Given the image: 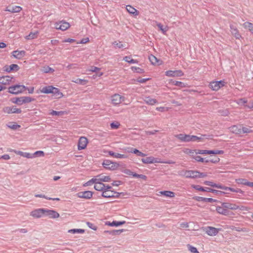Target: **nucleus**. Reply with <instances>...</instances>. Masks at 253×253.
Returning a JSON list of instances; mask_svg holds the SVG:
<instances>
[{
	"label": "nucleus",
	"instance_id": "nucleus-51",
	"mask_svg": "<svg viewBox=\"0 0 253 253\" xmlns=\"http://www.w3.org/2000/svg\"><path fill=\"white\" fill-rule=\"evenodd\" d=\"M113 45L115 47H118L119 48H123L125 46V44L120 41H115L113 42Z\"/></svg>",
	"mask_w": 253,
	"mask_h": 253
},
{
	"label": "nucleus",
	"instance_id": "nucleus-31",
	"mask_svg": "<svg viewBox=\"0 0 253 253\" xmlns=\"http://www.w3.org/2000/svg\"><path fill=\"white\" fill-rule=\"evenodd\" d=\"M108 154L110 156L116 159H126L127 158L126 155L115 153L112 151H108Z\"/></svg>",
	"mask_w": 253,
	"mask_h": 253
},
{
	"label": "nucleus",
	"instance_id": "nucleus-10",
	"mask_svg": "<svg viewBox=\"0 0 253 253\" xmlns=\"http://www.w3.org/2000/svg\"><path fill=\"white\" fill-rule=\"evenodd\" d=\"M203 230L209 236H216L221 230L220 229L216 228L211 226H208L205 227Z\"/></svg>",
	"mask_w": 253,
	"mask_h": 253
},
{
	"label": "nucleus",
	"instance_id": "nucleus-48",
	"mask_svg": "<svg viewBox=\"0 0 253 253\" xmlns=\"http://www.w3.org/2000/svg\"><path fill=\"white\" fill-rule=\"evenodd\" d=\"M96 182V178L95 177H93L92 178L87 181L86 182L83 184L84 187H86L88 186H91L93 184H95V183Z\"/></svg>",
	"mask_w": 253,
	"mask_h": 253
},
{
	"label": "nucleus",
	"instance_id": "nucleus-2",
	"mask_svg": "<svg viewBox=\"0 0 253 253\" xmlns=\"http://www.w3.org/2000/svg\"><path fill=\"white\" fill-rule=\"evenodd\" d=\"M103 167L110 170H115L118 169L120 167L119 163L113 162L110 160H105L102 164Z\"/></svg>",
	"mask_w": 253,
	"mask_h": 253
},
{
	"label": "nucleus",
	"instance_id": "nucleus-4",
	"mask_svg": "<svg viewBox=\"0 0 253 253\" xmlns=\"http://www.w3.org/2000/svg\"><path fill=\"white\" fill-rule=\"evenodd\" d=\"M102 196L105 198H117L120 196V193L112 190V187L109 186V188H106L102 192Z\"/></svg>",
	"mask_w": 253,
	"mask_h": 253
},
{
	"label": "nucleus",
	"instance_id": "nucleus-21",
	"mask_svg": "<svg viewBox=\"0 0 253 253\" xmlns=\"http://www.w3.org/2000/svg\"><path fill=\"white\" fill-rule=\"evenodd\" d=\"M93 195V193L90 191H85L79 192L77 194V196L80 198H84L86 199H89L91 198Z\"/></svg>",
	"mask_w": 253,
	"mask_h": 253
},
{
	"label": "nucleus",
	"instance_id": "nucleus-54",
	"mask_svg": "<svg viewBox=\"0 0 253 253\" xmlns=\"http://www.w3.org/2000/svg\"><path fill=\"white\" fill-rule=\"evenodd\" d=\"M49 114L52 116H62L64 115L65 112L64 111H56L52 110Z\"/></svg>",
	"mask_w": 253,
	"mask_h": 253
},
{
	"label": "nucleus",
	"instance_id": "nucleus-41",
	"mask_svg": "<svg viewBox=\"0 0 253 253\" xmlns=\"http://www.w3.org/2000/svg\"><path fill=\"white\" fill-rule=\"evenodd\" d=\"M125 223V221H114L112 222H107L106 224L110 226H118Z\"/></svg>",
	"mask_w": 253,
	"mask_h": 253
},
{
	"label": "nucleus",
	"instance_id": "nucleus-36",
	"mask_svg": "<svg viewBox=\"0 0 253 253\" xmlns=\"http://www.w3.org/2000/svg\"><path fill=\"white\" fill-rule=\"evenodd\" d=\"M231 32L236 39H240L242 38L241 34L239 33L238 30L236 28L230 27Z\"/></svg>",
	"mask_w": 253,
	"mask_h": 253
},
{
	"label": "nucleus",
	"instance_id": "nucleus-6",
	"mask_svg": "<svg viewBox=\"0 0 253 253\" xmlns=\"http://www.w3.org/2000/svg\"><path fill=\"white\" fill-rule=\"evenodd\" d=\"M88 143V139L85 136H81L78 142V150L80 151L86 149Z\"/></svg>",
	"mask_w": 253,
	"mask_h": 253
},
{
	"label": "nucleus",
	"instance_id": "nucleus-9",
	"mask_svg": "<svg viewBox=\"0 0 253 253\" xmlns=\"http://www.w3.org/2000/svg\"><path fill=\"white\" fill-rule=\"evenodd\" d=\"M226 208L225 203L222 202L221 203L220 205L216 207V211L220 214L226 216L229 215V211Z\"/></svg>",
	"mask_w": 253,
	"mask_h": 253
},
{
	"label": "nucleus",
	"instance_id": "nucleus-25",
	"mask_svg": "<svg viewBox=\"0 0 253 253\" xmlns=\"http://www.w3.org/2000/svg\"><path fill=\"white\" fill-rule=\"evenodd\" d=\"M141 161L145 164L161 163L160 161H157V159L153 157H147L145 158H143L141 159Z\"/></svg>",
	"mask_w": 253,
	"mask_h": 253
},
{
	"label": "nucleus",
	"instance_id": "nucleus-28",
	"mask_svg": "<svg viewBox=\"0 0 253 253\" xmlns=\"http://www.w3.org/2000/svg\"><path fill=\"white\" fill-rule=\"evenodd\" d=\"M22 9V8L19 6H7L5 11L10 12L11 13H18L20 12Z\"/></svg>",
	"mask_w": 253,
	"mask_h": 253
},
{
	"label": "nucleus",
	"instance_id": "nucleus-44",
	"mask_svg": "<svg viewBox=\"0 0 253 253\" xmlns=\"http://www.w3.org/2000/svg\"><path fill=\"white\" fill-rule=\"evenodd\" d=\"M41 71L44 73H53L54 72V70L53 68L48 66L43 67Z\"/></svg>",
	"mask_w": 253,
	"mask_h": 253
},
{
	"label": "nucleus",
	"instance_id": "nucleus-30",
	"mask_svg": "<svg viewBox=\"0 0 253 253\" xmlns=\"http://www.w3.org/2000/svg\"><path fill=\"white\" fill-rule=\"evenodd\" d=\"M54 89V86L52 85H48L42 87L40 89V92L45 94H50L52 92V90Z\"/></svg>",
	"mask_w": 253,
	"mask_h": 253
},
{
	"label": "nucleus",
	"instance_id": "nucleus-56",
	"mask_svg": "<svg viewBox=\"0 0 253 253\" xmlns=\"http://www.w3.org/2000/svg\"><path fill=\"white\" fill-rule=\"evenodd\" d=\"M157 25L164 34H166V32H167L169 29L168 27L164 28L163 26L161 23H158L157 24Z\"/></svg>",
	"mask_w": 253,
	"mask_h": 253
},
{
	"label": "nucleus",
	"instance_id": "nucleus-24",
	"mask_svg": "<svg viewBox=\"0 0 253 253\" xmlns=\"http://www.w3.org/2000/svg\"><path fill=\"white\" fill-rule=\"evenodd\" d=\"M100 68L96 66H91L90 68L87 70L88 72H97L96 75H93V78L95 79L97 76L100 77L103 75V73L102 72H99L100 70Z\"/></svg>",
	"mask_w": 253,
	"mask_h": 253
},
{
	"label": "nucleus",
	"instance_id": "nucleus-1",
	"mask_svg": "<svg viewBox=\"0 0 253 253\" xmlns=\"http://www.w3.org/2000/svg\"><path fill=\"white\" fill-rule=\"evenodd\" d=\"M125 100L126 98L125 96L117 93L113 94L110 97V103L113 106H120Z\"/></svg>",
	"mask_w": 253,
	"mask_h": 253
},
{
	"label": "nucleus",
	"instance_id": "nucleus-57",
	"mask_svg": "<svg viewBox=\"0 0 253 253\" xmlns=\"http://www.w3.org/2000/svg\"><path fill=\"white\" fill-rule=\"evenodd\" d=\"M131 69L133 72H136L138 73L141 74L144 72V70L139 67H131Z\"/></svg>",
	"mask_w": 253,
	"mask_h": 253
},
{
	"label": "nucleus",
	"instance_id": "nucleus-42",
	"mask_svg": "<svg viewBox=\"0 0 253 253\" xmlns=\"http://www.w3.org/2000/svg\"><path fill=\"white\" fill-rule=\"evenodd\" d=\"M68 232L72 234H83L85 232V230L83 229H73L69 230Z\"/></svg>",
	"mask_w": 253,
	"mask_h": 253
},
{
	"label": "nucleus",
	"instance_id": "nucleus-20",
	"mask_svg": "<svg viewBox=\"0 0 253 253\" xmlns=\"http://www.w3.org/2000/svg\"><path fill=\"white\" fill-rule=\"evenodd\" d=\"M12 56L17 59H22L26 55V52L24 50H16L11 52Z\"/></svg>",
	"mask_w": 253,
	"mask_h": 253
},
{
	"label": "nucleus",
	"instance_id": "nucleus-40",
	"mask_svg": "<svg viewBox=\"0 0 253 253\" xmlns=\"http://www.w3.org/2000/svg\"><path fill=\"white\" fill-rule=\"evenodd\" d=\"M245 29H248L252 34H253V24L249 22H246L243 24Z\"/></svg>",
	"mask_w": 253,
	"mask_h": 253
},
{
	"label": "nucleus",
	"instance_id": "nucleus-60",
	"mask_svg": "<svg viewBox=\"0 0 253 253\" xmlns=\"http://www.w3.org/2000/svg\"><path fill=\"white\" fill-rule=\"evenodd\" d=\"M8 126L9 128L13 129H16L20 127V126L17 125L16 123H14V124L10 123Z\"/></svg>",
	"mask_w": 253,
	"mask_h": 253
},
{
	"label": "nucleus",
	"instance_id": "nucleus-12",
	"mask_svg": "<svg viewBox=\"0 0 253 253\" xmlns=\"http://www.w3.org/2000/svg\"><path fill=\"white\" fill-rule=\"evenodd\" d=\"M165 75L169 77H178L184 75L183 72L181 70H169L165 72Z\"/></svg>",
	"mask_w": 253,
	"mask_h": 253
},
{
	"label": "nucleus",
	"instance_id": "nucleus-32",
	"mask_svg": "<svg viewBox=\"0 0 253 253\" xmlns=\"http://www.w3.org/2000/svg\"><path fill=\"white\" fill-rule=\"evenodd\" d=\"M13 79V77L10 76H4L1 77V84L3 85L9 84Z\"/></svg>",
	"mask_w": 253,
	"mask_h": 253
},
{
	"label": "nucleus",
	"instance_id": "nucleus-29",
	"mask_svg": "<svg viewBox=\"0 0 253 253\" xmlns=\"http://www.w3.org/2000/svg\"><path fill=\"white\" fill-rule=\"evenodd\" d=\"M51 94H52L53 96L56 99H60L64 96L63 93L60 91V89L55 87H54Z\"/></svg>",
	"mask_w": 253,
	"mask_h": 253
},
{
	"label": "nucleus",
	"instance_id": "nucleus-39",
	"mask_svg": "<svg viewBox=\"0 0 253 253\" xmlns=\"http://www.w3.org/2000/svg\"><path fill=\"white\" fill-rule=\"evenodd\" d=\"M144 101L146 104L150 105H154L157 103L156 99L152 98L149 96L146 97L144 99Z\"/></svg>",
	"mask_w": 253,
	"mask_h": 253
},
{
	"label": "nucleus",
	"instance_id": "nucleus-58",
	"mask_svg": "<svg viewBox=\"0 0 253 253\" xmlns=\"http://www.w3.org/2000/svg\"><path fill=\"white\" fill-rule=\"evenodd\" d=\"M188 250L192 253H199V251L196 248L193 247L192 246L188 244L187 245Z\"/></svg>",
	"mask_w": 253,
	"mask_h": 253
},
{
	"label": "nucleus",
	"instance_id": "nucleus-63",
	"mask_svg": "<svg viewBox=\"0 0 253 253\" xmlns=\"http://www.w3.org/2000/svg\"><path fill=\"white\" fill-rule=\"evenodd\" d=\"M229 191H230L233 192L239 193L240 194H243L244 193L243 191H242L241 189L239 188L234 189L230 187V189H229Z\"/></svg>",
	"mask_w": 253,
	"mask_h": 253
},
{
	"label": "nucleus",
	"instance_id": "nucleus-26",
	"mask_svg": "<svg viewBox=\"0 0 253 253\" xmlns=\"http://www.w3.org/2000/svg\"><path fill=\"white\" fill-rule=\"evenodd\" d=\"M229 131L236 134H241V126L234 125L228 128Z\"/></svg>",
	"mask_w": 253,
	"mask_h": 253
},
{
	"label": "nucleus",
	"instance_id": "nucleus-18",
	"mask_svg": "<svg viewBox=\"0 0 253 253\" xmlns=\"http://www.w3.org/2000/svg\"><path fill=\"white\" fill-rule=\"evenodd\" d=\"M175 137L182 142H191V135L190 134L180 133L175 135Z\"/></svg>",
	"mask_w": 253,
	"mask_h": 253
},
{
	"label": "nucleus",
	"instance_id": "nucleus-15",
	"mask_svg": "<svg viewBox=\"0 0 253 253\" xmlns=\"http://www.w3.org/2000/svg\"><path fill=\"white\" fill-rule=\"evenodd\" d=\"M20 69L17 64H12L10 65H6L3 67V70L7 73L17 72Z\"/></svg>",
	"mask_w": 253,
	"mask_h": 253
},
{
	"label": "nucleus",
	"instance_id": "nucleus-45",
	"mask_svg": "<svg viewBox=\"0 0 253 253\" xmlns=\"http://www.w3.org/2000/svg\"><path fill=\"white\" fill-rule=\"evenodd\" d=\"M184 152L185 154L189 155L190 156H191L193 158L196 154H197V150H191V149H186L184 150Z\"/></svg>",
	"mask_w": 253,
	"mask_h": 253
},
{
	"label": "nucleus",
	"instance_id": "nucleus-49",
	"mask_svg": "<svg viewBox=\"0 0 253 253\" xmlns=\"http://www.w3.org/2000/svg\"><path fill=\"white\" fill-rule=\"evenodd\" d=\"M12 102L13 103L16 104L18 105H21L23 104L22 96L20 97H16L14 98Z\"/></svg>",
	"mask_w": 253,
	"mask_h": 253
},
{
	"label": "nucleus",
	"instance_id": "nucleus-61",
	"mask_svg": "<svg viewBox=\"0 0 253 253\" xmlns=\"http://www.w3.org/2000/svg\"><path fill=\"white\" fill-rule=\"evenodd\" d=\"M173 84L174 85L180 86L181 87H185L186 86L185 84L181 82L175 81L173 82Z\"/></svg>",
	"mask_w": 253,
	"mask_h": 253
},
{
	"label": "nucleus",
	"instance_id": "nucleus-37",
	"mask_svg": "<svg viewBox=\"0 0 253 253\" xmlns=\"http://www.w3.org/2000/svg\"><path fill=\"white\" fill-rule=\"evenodd\" d=\"M39 32L36 31L34 32H30L29 34L25 37V39L27 40H31L35 39L38 38Z\"/></svg>",
	"mask_w": 253,
	"mask_h": 253
},
{
	"label": "nucleus",
	"instance_id": "nucleus-7",
	"mask_svg": "<svg viewBox=\"0 0 253 253\" xmlns=\"http://www.w3.org/2000/svg\"><path fill=\"white\" fill-rule=\"evenodd\" d=\"M70 27V23L64 20L60 21L55 23V28L57 30L65 31L68 29Z\"/></svg>",
	"mask_w": 253,
	"mask_h": 253
},
{
	"label": "nucleus",
	"instance_id": "nucleus-27",
	"mask_svg": "<svg viewBox=\"0 0 253 253\" xmlns=\"http://www.w3.org/2000/svg\"><path fill=\"white\" fill-rule=\"evenodd\" d=\"M158 196H163L167 198H174L175 197V193L170 191H160L157 194Z\"/></svg>",
	"mask_w": 253,
	"mask_h": 253
},
{
	"label": "nucleus",
	"instance_id": "nucleus-19",
	"mask_svg": "<svg viewBox=\"0 0 253 253\" xmlns=\"http://www.w3.org/2000/svg\"><path fill=\"white\" fill-rule=\"evenodd\" d=\"M208 138V136L205 134H201L200 136L191 135V142H204Z\"/></svg>",
	"mask_w": 253,
	"mask_h": 253
},
{
	"label": "nucleus",
	"instance_id": "nucleus-13",
	"mask_svg": "<svg viewBox=\"0 0 253 253\" xmlns=\"http://www.w3.org/2000/svg\"><path fill=\"white\" fill-rule=\"evenodd\" d=\"M197 153L199 154H214L220 155L224 154V151L221 150H198Z\"/></svg>",
	"mask_w": 253,
	"mask_h": 253
},
{
	"label": "nucleus",
	"instance_id": "nucleus-17",
	"mask_svg": "<svg viewBox=\"0 0 253 253\" xmlns=\"http://www.w3.org/2000/svg\"><path fill=\"white\" fill-rule=\"evenodd\" d=\"M44 216L54 219L58 218L59 214L55 211L44 209Z\"/></svg>",
	"mask_w": 253,
	"mask_h": 253
},
{
	"label": "nucleus",
	"instance_id": "nucleus-46",
	"mask_svg": "<svg viewBox=\"0 0 253 253\" xmlns=\"http://www.w3.org/2000/svg\"><path fill=\"white\" fill-rule=\"evenodd\" d=\"M236 182L239 184H243L247 186H249L250 182L247 179L244 178H239L236 179Z\"/></svg>",
	"mask_w": 253,
	"mask_h": 253
},
{
	"label": "nucleus",
	"instance_id": "nucleus-52",
	"mask_svg": "<svg viewBox=\"0 0 253 253\" xmlns=\"http://www.w3.org/2000/svg\"><path fill=\"white\" fill-rule=\"evenodd\" d=\"M23 104L28 103L34 101V99L29 96H22Z\"/></svg>",
	"mask_w": 253,
	"mask_h": 253
},
{
	"label": "nucleus",
	"instance_id": "nucleus-16",
	"mask_svg": "<svg viewBox=\"0 0 253 253\" xmlns=\"http://www.w3.org/2000/svg\"><path fill=\"white\" fill-rule=\"evenodd\" d=\"M10 152H13L15 154L20 155L24 158H26L27 159H33V155H31V153L28 152H24L21 151H18L14 149H10L9 150Z\"/></svg>",
	"mask_w": 253,
	"mask_h": 253
},
{
	"label": "nucleus",
	"instance_id": "nucleus-23",
	"mask_svg": "<svg viewBox=\"0 0 253 253\" xmlns=\"http://www.w3.org/2000/svg\"><path fill=\"white\" fill-rule=\"evenodd\" d=\"M95 177L96 178V181H99L101 182H110L111 180V178L109 175H105L103 174L97 175Z\"/></svg>",
	"mask_w": 253,
	"mask_h": 253
},
{
	"label": "nucleus",
	"instance_id": "nucleus-14",
	"mask_svg": "<svg viewBox=\"0 0 253 253\" xmlns=\"http://www.w3.org/2000/svg\"><path fill=\"white\" fill-rule=\"evenodd\" d=\"M198 174L197 170H183L180 174L181 175L186 178H197V174Z\"/></svg>",
	"mask_w": 253,
	"mask_h": 253
},
{
	"label": "nucleus",
	"instance_id": "nucleus-59",
	"mask_svg": "<svg viewBox=\"0 0 253 253\" xmlns=\"http://www.w3.org/2000/svg\"><path fill=\"white\" fill-rule=\"evenodd\" d=\"M120 124L118 122H113L110 124L111 128L117 129L119 127Z\"/></svg>",
	"mask_w": 253,
	"mask_h": 253
},
{
	"label": "nucleus",
	"instance_id": "nucleus-55",
	"mask_svg": "<svg viewBox=\"0 0 253 253\" xmlns=\"http://www.w3.org/2000/svg\"><path fill=\"white\" fill-rule=\"evenodd\" d=\"M31 155H33L34 158L38 157H43L44 156V153L42 151H37L34 154H31Z\"/></svg>",
	"mask_w": 253,
	"mask_h": 253
},
{
	"label": "nucleus",
	"instance_id": "nucleus-53",
	"mask_svg": "<svg viewBox=\"0 0 253 253\" xmlns=\"http://www.w3.org/2000/svg\"><path fill=\"white\" fill-rule=\"evenodd\" d=\"M124 60L129 63H137V60L132 59L130 56H125Z\"/></svg>",
	"mask_w": 253,
	"mask_h": 253
},
{
	"label": "nucleus",
	"instance_id": "nucleus-50",
	"mask_svg": "<svg viewBox=\"0 0 253 253\" xmlns=\"http://www.w3.org/2000/svg\"><path fill=\"white\" fill-rule=\"evenodd\" d=\"M220 161V158L217 157H211L210 159L206 161V163L211 162L212 163H217Z\"/></svg>",
	"mask_w": 253,
	"mask_h": 253
},
{
	"label": "nucleus",
	"instance_id": "nucleus-22",
	"mask_svg": "<svg viewBox=\"0 0 253 253\" xmlns=\"http://www.w3.org/2000/svg\"><path fill=\"white\" fill-rule=\"evenodd\" d=\"M94 188L96 190L101 191L103 192L105 189L109 188V186L108 185H106L102 182L96 181L94 184Z\"/></svg>",
	"mask_w": 253,
	"mask_h": 253
},
{
	"label": "nucleus",
	"instance_id": "nucleus-62",
	"mask_svg": "<svg viewBox=\"0 0 253 253\" xmlns=\"http://www.w3.org/2000/svg\"><path fill=\"white\" fill-rule=\"evenodd\" d=\"M133 177H136V178H141L144 180H147V176L145 175H143V174H137V173H134V174L133 175Z\"/></svg>",
	"mask_w": 253,
	"mask_h": 253
},
{
	"label": "nucleus",
	"instance_id": "nucleus-34",
	"mask_svg": "<svg viewBox=\"0 0 253 253\" xmlns=\"http://www.w3.org/2000/svg\"><path fill=\"white\" fill-rule=\"evenodd\" d=\"M225 205L226 206V208L229 211V210H237L239 209V206L233 203H229V202H224Z\"/></svg>",
	"mask_w": 253,
	"mask_h": 253
},
{
	"label": "nucleus",
	"instance_id": "nucleus-43",
	"mask_svg": "<svg viewBox=\"0 0 253 253\" xmlns=\"http://www.w3.org/2000/svg\"><path fill=\"white\" fill-rule=\"evenodd\" d=\"M72 82L77 84L85 85L88 83V81L85 79H76L75 80H72Z\"/></svg>",
	"mask_w": 253,
	"mask_h": 253
},
{
	"label": "nucleus",
	"instance_id": "nucleus-5",
	"mask_svg": "<svg viewBox=\"0 0 253 253\" xmlns=\"http://www.w3.org/2000/svg\"><path fill=\"white\" fill-rule=\"evenodd\" d=\"M225 83L224 81H212L209 84V87L213 91H217L224 86Z\"/></svg>",
	"mask_w": 253,
	"mask_h": 253
},
{
	"label": "nucleus",
	"instance_id": "nucleus-11",
	"mask_svg": "<svg viewBox=\"0 0 253 253\" xmlns=\"http://www.w3.org/2000/svg\"><path fill=\"white\" fill-rule=\"evenodd\" d=\"M30 215L35 218H39L44 216V209H37L32 211Z\"/></svg>",
	"mask_w": 253,
	"mask_h": 253
},
{
	"label": "nucleus",
	"instance_id": "nucleus-47",
	"mask_svg": "<svg viewBox=\"0 0 253 253\" xmlns=\"http://www.w3.org/2000/svg\"><path fill=\"white\" fill-rule=\"evenodd\" d=\"M253 132V130L250 126H241V134L249 133Z\"/></svg>",
	"mask_w": 253,
	"mask_h": 253
},
{
	"label": "nucleus",
	"instance_id": "nucleus-64",
	"mask_svg": "<svg viewBox=\"0 0 253 253\" xmlns=\"http://www.w3.org/2000/svg\"><path fill=\"white\" fill-rule=\"evenodd\" d=\"M123 172L129 176H132L133 177V175L135 173L131 171L130 169H126L123 171Z\"/></svg>",
	"mask_w": 253,
	"mask_h": 253
},
{
	"label": "nucleus",
	"instance_id": "nucleus-38",
	"mask_svg": "<svg viewBox=\"0 0 253 253\" xmlns=\"http://www.w3.org/2000/svg\"><path fill=\"white\" fill-rule=\"evenodd\" d=\"M149 59L150 61L153 65H160L162 63L161 61L158 59L155 56L153 55H150Z\"/></svg>",
	"mask_w": 253,
	"mask_h": 253
},
{
	"label": "nucleus",
	"instance_id": "nucleus-35",
	"mask_svg": "<svg viewBox=\"0 0 253 253\" xmlns=\"http://www.w3.org/2000/svg\"><path fill=\"white\" fill-rule=\"evenodd\" d=\"M130 150L128 151L127 152L131 153H133L135 154L137 156L139 157H145L146 156V155L141 152H140L139 150H138L137 149L133 148H130Z\"/></svg>",
	"mask_w": 253,
	"mask_h": 253
},
{
	"label": "nucleus",
	"instance_id": "nucleus-33",
	"mask_svg": "<svg viewBox=\"0 0 253 253\" xmlns=\"http://www.w3.org/2000/svg\"><path fill=\"white\" fill-rule=\"evenodd\" d=\"M126 10L130 14L137 16L139 14V12L133 7L130 5L126 6Z\"/></svg>",
	"mask_w": 253,
	"mask_h": 253
},
{
	"label": "nucleus",
	"instance_id": "nucleus-3",
	"mask_svg": "<svg viewBox=\"0 0 253 253\" xmlns=\"http://www.w3.org/2000/svg\"><path fill=\"white\" fill-rule=\"evenodd\" d=\"M26 87L24 85H14L8 87V92L11 94H17L24 91Z\"/></svg>",
	"mask_w": 253,
	"mask_h": 253
},
{
	"label": "nucleus",
	"instance_id": "nucleus-8",
	"mask_svg": "<svg viewBox=\"0 0 253 253\" xmlns=\"http://www.w3.org/2000/svg\"><path fill=\"white\" fill-rule=\"evenodd\" d=\"M2 111L6 114H20L22 110L16 106H5L3 108Z\"/></svg>",
	"mask_w": 253,
	"mask_h": 253
}]
</instances>
